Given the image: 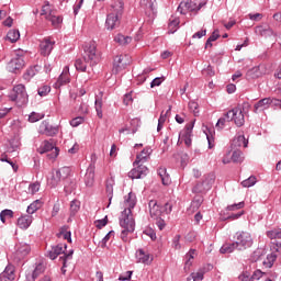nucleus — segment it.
Segmentation results:
<instances>
[{"label":"nucleus","mask_w":281,"mask_h":281,"mask_svg":"<svg viewBox=\"0 0 281 281\" xmlns=\"http://www.w3.org/2000/svg\"><path fill=\"white\" fill-rule=\"evenodd\" d=\"M125 209L121 213L120 225L123 228L121 232V238L124 243L128 241V234H133L135 232V220L133 218V209L137 205V198L135 193L130 192L125 195Z\"/></svg>","instance_id":"nucleus-1"},{"label":"nucleus","mask_w":281,"mask_h":281,"mask_svg":"<svg viewBox=\"0 0 281 281\" xmlns=\"http://www.w3.org/2000/svg\"><path fill=\"white\" fill-rule=\"evenodd\" d=\"M100 63V53H98V46L95 42H90L83 46V57L75 61L77 71H87V65L95 67Z\"/></svg>","instance_id":"nucleus-2"},{"label":"nucleus","mask_w":281,"mask_h":281,"mask_svg":"<svg viewBox=\"0 0 281 281\" xmlns=\"http://www.w3.org/2000/svg\"><path fill=\"white\" fill-rule=\"evenodd\" d=\"M214 181H216V176H214V173L204 175L202 181L198 182L192 188L193 194H205L206 192H209V190H212Z\"/></svg>","instance_id":"nucleus-3"},{"label":"nucleus","mask_w":281,"mask_h":281,"mask_svg":"<svg viewBox=\"0 0 281 281\" xmlns=\"http://www.w3.org/2000/svg\"><path fill=\"white\" fill-rule=\"evenodd\" d=\"M9 98L12 102H16L18 106H23L27 103L29 97L27 91L25 90V86L18 85L13 87L12 91L9 94Z\"/></svg>","instance_id":"nucleus-4"},{"label":"nucleus","mask_w":281,"mask_h":281,"mask_svg":"<svg viewBox=\"0 0 281 281\" xmlns=\"http://www.w3.org/2000/svg\"><path fill=\"white\" fill-rule=\"evenodd\" d=\"M25 67V59L23 57V53L21 50L15 52V55L8 63L7 69L10 74H19L21 69Z\"/></svg>","instance_id":"nucleus-5"},{"label":"nucleus","mask_w":281,"mask_h":281,"mask_svg":"<svg viewBox=\"0 0 281 281\" xmlns=\"http://www.w3.org/2000/svg\"><path fill=\"white\" fill-rule=\"evenodd\" d=\"M236 246L237 251H245V249H249L254 245V238L251 237V234L247 232H239L236 233Z\"/></svg>","instance_id":"nucleus-6"},{"label":"nucleus","mask_w":281,"mask_h":281,"mask_svg":"<svg viewBox=\"0 0 281 281\" xmlns=\"http://www.w3.org/2000/svg\"><path fill=\"white\" fill-rule=\"evenodd\" d=\"M95 161H98V156L95 154L91 155V162L87 168L83 181L87 188H93V183H95Z\"/></svg>","instance_id":"nucleus-7"},{"label":"nucleus","mask_w":281,"mask_h":281,"mask_svg":"<svg viewBox=\"0 0 281 281\" xmlns=\"http://www.w3.org/2000/svg\"><path fill=\"white\" fill-rule=\"evenodd\" d=\"M249 109V103H244L243 109L234 108L232 109L233 122L240 128L245 126V110Z\"/></svg>","instance_id":"nucleus-8"},{"label":"nucleus","mask_w":281,"mask_h":281,"mask_svg":"<svg viewBox=\"0 0 281 281\" xmlns=\"http://www.w3.org/2000/svg\"><path fill=\"white\" fill-rule=\"evenodd\" d=\"M48 157V159H56L58 157V149L54 146V143L49 140H44L42 146L40 147V154L45 155Z\"/></svg>","instance_id":"nucleus-9"},{"label":"nucleus","mask_w":281,"mask_h":281,"mask_svg":"<svg viewBox=\"0 0 281 281\" xmlns=\"http://www.w3.org/2000/svg\"><path fill=\"white\" fill-rule=\"evenodd\" d=\"M202 8L203 3L196 5V3L192 2V0H186L180 2L177 10L178 12H180V14H188V12H199V10H201Z\"/></svg>","instance_id":"nucleus-10"},{"label":"nucleus","mask_w":281,"mask_h":281,"mask_svg":"<svg viewBox=\"0 0 281 281\" xmlns=\"http://www.w3.org/2000/svg\"><path fill=\"white\" fill-rule=\"evenodd\" d=\"M194 128V121L188 123L186 127L179 133V139H183L186 146L190 148L192 146V131Z\"/></svg>","instance_id":"nucleus-11"},{"label":"nucleus","mask_w":281,"mask_h":281,"mask_svg":"<svg viewBox=\"0 0 281 281\" xmlns=\"http://www.w3.org/2000/svg\"><path fill=\"white\" fill-rule=\"evenodd\" d=\"M60 254H64L63 256H67L69 252H67V244L63 246V244H58L56 246H53L48 251H47V257L50 260H56Z\"/></svg>","instance_id":"nucleus-12"},{"label":"nucleus","mask_w":281,"mask_h":281,"mask_svg":"<svg viewBox=\"0 0 281 281\" xmlns=\"http://www.w3.org/2000/svg\"><path fill=\"white\" fill-rule=\"evenodd\" d=\"M150 218H161L164 216V210H161V205L157 202V200H150L148 203Z\"/></svg>","instance_id":"nucleus-13"},{"label":"nucleus","mask_w":281,"mask_h":281,"mask_svg":"<svg viewBox=\"0 0 281 281\" xmlns=\"http://www.w3.org/2000/svg\"><path fill=\"white\" fill-rule=\"evenodd\" d=\"M148 175V167L138 164L137 167L128 172L130 179H144Z\"/></svg>","instance_id":"nucleus-14"},{"label":"nucleus","mask_w":281,"mask_h":281,"mask_svg":"<svg viewBox=\"0 0 281 281\" xmlns=\"http://www.w3.org/2000/svg\"><path fill=\"white\" fill-rule=\"evenodd\" d=\"M38 132L41 133V135L54 137V135L58 134V127L50 125L47 121H43L40 125Z\"/></svg>","instance_id":"nucleus-15"},{"label":"nucleus","mask_w":281,"mask_h":281,"mask_svg":"<svg viewBox=\"0 0 281 281\" xmlns=\"http://www.w3.org/2000/svg\"><path fill=\"white\" fill-rule=\"evenodd\" d=\"M56 42H52V40L45 37L40 43V54L41 56H49L52 54V49H54V45Z\"/></svg>","instance_id":"nucleus-16"},{"label":"nucleus","mask_w":281,"mask_h":281,"mask_svg":"<svg viewBox=\"0 0 281 281\" xmlns=\"http://www.w3.org/2000/svg\"><path fill=\"white\" fill-rule=\"evenodd\" d=\"M135 258L136 262H140L142 265H150V262H153V257L150 258V254L145 252L143 248L136 250Z\"/></svg>","instance_id":"nucleus-17"},{"label":"nucleus","mask_w":281,"mask_h":281,"mask_svg":"<svg viewBox=\"0 0 281 281\" xmlns=\"http://www.w3.org/2000/svg\"><path fill=\"white\" fill-rule=\"evenodd\" d=\"M106 30H115V27H120V15L115 13H110L105 20Z\"/></svg>","instance_id":"nucleus-18"},{"label":"nucleus","mask_w":281,"mask_h":281,"mask_svg":"<svg viewBox=\"0 0 281 281\" xmlns=\"http://www.w3.org/2000/svg\"><path fill=\"white\" fill-rule=\"evenodd\" d=\"M255 34H257V36H263V38H269V36H276V32H273V29H271L269 25L256 26Z\"/></svg>","instance_id":"nucleus-19"},{"label":"nucleus","mask_w":281,"mask_h":281,"mask_svg":"<svg viewBox=\"0 0 281 281\" xmlns=\"http://www.w3.org/2000/svg\"><path fill=\"white\" fill-rule=\"evenodd\" d=\"M262 276H265V272L261 270H256L252 276H249V272H244L239 276L240 281H260L262 280Z\"/></svg>","instance_id":"nucleus-20"},{"label":"nucleus","mask_w":281,"mask_h":281,"mask_svg":"<svg viewBox=\"0 0 281 281\" xmlns=\"http://www.w3.org/2000/svg\"><path fill=\"white\" fill-rule=\"evenodd\" d=\"M124 58L122 55H117L114 57L113 61V68H112V74H120V71H123V69H126V64L123 63Z\"/></svg>","instance_id":"nucleus-21"},{"label":"nucleus","mask_w":281,"mask_h":281,"mask_svg":"<svg viewBox=\"0 0 281 281\" xmlns=\"http://www.w3.org/2000/svg\"><path fill=\"white\" fill-rule=\"evenodd\" d=\"M14 276V266L8 265L2 273H0V281H13Z\"/></svg>","instance_id":"nucleus-22"},{"label":"nucleus","mask_w":281,"mask_h":281,"mask_svg":"<svg viewBox=\"0 0 281 281\" xmlns=\"http://www.w3.org/2000/svg\"><path fill=\"white\" fill-rule=\"evenodd\" d=\"M33 221L34 217H32V215H22L18 218V227H20V229H29Z\"/></svg>","instance_id":"nucleus-23"},{"label":"nucleus","mask_w":281,"mask_h":281,"mask_svg":"<svg viewBox=\"0 0 281 281\" xmlns=\"http://www.w3.org/2000/svg\"><path fill=\"white\" fill-rule=\"evenodd\" d=\"M150 153H153V149L150 148H144L140 154L136 156V160L134 161V166H139V164H144L148 161V157H150Z\"/></svg>","instance_id":"nucleus-24"},{"label":"nucleus","mask_w":281,"mask_h":281,"mask_svg":"<svg viewBox=\"0 0 281 281\" xmlns=\"http://www.w3.org/2000/svg\"><path fill=\"white\" fill-rule=\"evenodd\" d=\"M32 248H30V245L27 244H20L16 248L15 256L18 260H23L27 254H30Z\"/></svg>","instance_id":"nucleus-25"},{"label":"nucleus","mask_w":281,"mask_h":281,"mask_svg":"<svg viewBox=\"0 0 281 281\" xmlns=\"http://www.w3.org/2000/svg\"><path fill=\"white\" fill-rule=\"evenodd\" d=\"M248 144H249V140L245 138V135H238L233 139L232 148H240V147L247 148Z\"/></svg>","instance_id":"nucleus-26"},{"label":"nucleus","mask_w":281,"mask_h":281,"mask_svg":"<svg viewBox=\"0 0 281 281\" xmlns=\"http://www.w3.org/2000/svg\"><path fill=\"white\" fill-rule=\"evenodd\" d=\"M111 8L113 14L122 16V12H124V2L122 0H113L111 3Z\"/></svg>","instance_id":"nucleus-27"},{"label":"nucleus","mask_w":281,"mask_h":281,"mask_svg":"<svg viewBox=\"0 0 281 281\" xmlns=\"http://www.w3.org/2000/svg\"><path fill=\"white\" fill-rule=\"evenodd\" d=\"M158 177H160L162 186H170L171 180H170V175H168V171L166 167H160L157 170Z\"/></svg>","instance_id":"nucleus-28"},{"label":"nucleus","mask_w":281,"mask_h":281,"mask_svg":"<svg viewBox=\"0 0 281 281\" xmlns=\"http://www.w3.org/2000/svg\"><path fill=\"white\" fill-rule=\"evenodd\" d=\"M113 186H115V179L111 177L105 181V192L110 201V204H111V201H113Z\"/></svg>","instance_id":"nucleus-29"},{"label":"nucleus","mask_w":281,"mask_h":281,"mask_svg":"<svg viewBox=\"0 0 281 281\" xmlns=\"http://www.w3.org/2000/svg\"><path fill=\"white\" fill-rule=\"evenodd\" d=\"M40 69H41V66H38V65H35V66L26 69V71L23 75L24 80H26V82H30L32 80V78L36 76V74H37V71H40Z\"/></svg>","instance_id":"nucleus-30"},{"label":"nucleus","mask_w":281,"mask_h":281,"mask_svg":"<svg viewBox=\"0 0 281 281\" xmlns=\"http://www.w3.org/2000/svg\"><path fill=\"white\" fill-rule=\"evenodd\" d=\"M226 122H233L232 110H229L228 112L224 113V115L218 119V121L216 123V128H223V126H225Z\"/></svg>","instance_id":"nucleus-31"},{"label":"nucleus","mask_w":281,"mask_h":281,"mask_svg":"<svg viewBox=\"0 0 281 281\" xmlns=\"http://www.w3.org/2000/svg\"><path fill=\"white\" fill-rule=\"evenodd\" d=\"M78 184H76V180H67L64 186V192L66 195L72 194V192H76Z\"/></svg>","instance_id":"nucleus-32"},{"label":"nucleus","mask_w":281,"mask_h":281,"mask_svg":"<svg viewBox=\"0 0 281 281\" xmlns=\"http://www.w3.org/2000/svg\"><path fill=\"white\" fill-rule=\"evenodd\" d=\"M55 173H57L58 179L63 181L68 179L69 175H71V169L69 167H61L55 170Z\"/></svg>","instance_id":"nucleus-33"},{"label":"nucleus","mask_w":281,"mask_h":281,"mask_svg":"<svg viewBox=\"0 0 281 281\" xmlns=\"http://www.w3.org/2000/svg\"><path fill=\"white\" fill-rule=\"evenodd\" d=\"M46 21H50L53 27H60V24L63 23V16L49 13L46 15Z\"/></svg>","instance_id":"nucleus-34"},{"label":"nucleus","mask_w":281,"mask_h":281,"mask_svg":"<svg viewBox=\"0 0 281 281\" xmlns=\"http://www.w3.org/2000/svg\"><path fill=\"white\" fill-rule=\"evenodd\" d=\"M71 258H74V250H69L67 255L59 257V260H61L63 262V267H61L63 276L67 273V260H71Z\"/></svg>","instance_id":"nucleus-35"},{"label":"nucleus","mask_w":281,"mask_h":281,"mask_svg":"<svg viewBox=\"0 0 281 281\" xmlns=\"http://www.w3.org/2000/svg\"><path fill=\"white\" fill-rule=\"evenodd\" d=\"M235 249H238V246L236 245V241L234 243H227V244H224L221 249H220V252L221 254H232L235 251Z\"/></svg>","instance_id":"nucleus-36"},{"label":"nucleus","mask_w":281,"mask_h":281,"mask_svg":"<svg viewBox=\"0 0 281 281\" xmlns=\"http://www.w3.org/2000/svg\"><path fill=\"white\" fill-rule=\"evenodd\" d=\"M41 207H43V202L41 200H35L27 206L26 212L27 214H34L35 212H38Z\"/></svg>","instance_id":"nucleus-37"},{"label":"nucleus","mask_w":281,"mask_h":281,"mask_svg":"<svg viewBox=\"0 0 281 281\" xmlns=\"http://www.w3.org/2000/svg\"><path fill=\"white\" fill-rule=\"evenodd\" d=\"M269 105H271V98H265L259 100L255 104V113H258V109H269Z\"/></svg>","instance_id":"nucleus-38"},{"label":"nucleus","mask_w":281,"mask_h":281,"mask_svg":"<svg viewBox=\"0 0 281 281\" xmlns=\"http://www.w3.org/2000/svg\"><path fill=\"white\" fill-rule=\"evenodd\" d=\"M21 38V33L19 32V30H10L7 33V41H9V43H16V41H19Z\"/></svg>","instance_id":"nucleus-39"},{"label":"nucleus","mask_w":281,"mask_h":281,"mask_svg":"<svg viewBox=\"0 0 281 281\" xmlns=\"http://www.w3.org/2000/svg\"><path fill=\"white\" fill-rule=\"evenodd\" d=\"M94 109L97 111V115L98 117H100V120H102V92H100V95L95 97V101H94Z\"/></svg>","instance_id":"nucleus-40"},{"label":"nucleus","mask_w":281,"mask_h":281,"mask_svg":"<svg viewBox=\"0 0 281 281\" xmlns=\"http://www.w3.org/2000/svg\"><path fill=\"white\" fill-rule=\"evenodd\" d=\"M266 235L270 238V240H281V228H272L266 232Z\"/></svg>","instance_id":"nucleus-41"},{"label":"nucleus","mask_w":281,"mask_h":281,"mask_svg":"<svg viewBox=\"0 0 281 281\" xmlns=\"http://www.w3.org/2000/svg\"><path fill=\"white\" fill-rule=\"evenodd\" d=\"M115 43H119V45H128L133 38L131 36H124L122 34H117L114 37Z\"/></svg>","instance_id":"nucleus-42"},{"label":"nucleus","mask_w":281,"mask_h":281,"mask_svg":"<svg viewBox=\"0 0 281 281\" xmlns=\"http://www.w3.org/2000/svg\"><path fill=\"white\" fill-rule=\"evenodd\" d=\"M19 146H21V143L16 138H12L9 140V147L7 149V153H14L19 149Z\"/></svg>","instance_id":"nucleus-43"},{"label":"nucleus","mask_w":281,"mask_h":281,"mask_svg":"<svg viewBox=\"0 0 281 281\" xmlns=\"http://www.w3.org/2000/svg\"><path fill=\"white\" fill-rule=\"evenodd\" d=\"M80 212V201L72 200L70 202V216H76Z\"/></svg>","instance_id":"nucleus-44"},{"label":"nucleus","mask_w":281,"mask_h":281,"mask_svg":"<svg viewBox=\"0 0 281 281\" xmlns=\"http://www.w3.org/2000/svg\"><path fill=\"white\" fill-rule=\"evenodd\" d=\"M243 159H245V157H243V151L235 149L232 154V161L234 164H241Z\"/></svg>","instance_id":"nucleus-45"},{"label":"nucleus","mask_w":281,"mask_h":281,"mask_svg":"<svg viewBox=\"0 0 281 281\" xmlns=\"http://www.w3.org/2000/svg\"><path fill=\"white\" fill-rule=\"evenodd\" d=\"M201 205H203V196L201 195L194 196L193 201L191 202V209L193 210V212L199 210Z\"/></svg>","instance_id":"nucleus-46"},{"label":"nucleus","mask_w":281,"mask_h":281,"mask_svg":"<svg viewBox=\"0 0 281 281\" xmlns=\"http://www.w3.org/2000/svg\"><path fill=\"white\" fill-rule=\"evenodd\" d=\"M43 271H45V269L43 268V265H37L32 273L31 280H30V277H27V280L35 281L36 278H38V276H41V273H43Z\"/></svg>","instance_id":"nucleus-47"},{"label":"nucleus","mask_w":281,"mask_h":281,"mask_svg":"<svg viewBox=\"0 0 281 281\" xmlns=\"http://www.w3.org/2000/svg\"><path fill=\"white\" fill-rule=\"evenodd\" d=\"M13 217H14V212L12 210L5 209L0 213L1 223H5V218H13Z\"/></svg>","instance_id":"nucleus-48"},{"label":"nucleus","mask_w":281,"mask_h":281,"mask_svg":"<svg viewBox=\"0 0 281 281\" xmlns=\"http://www.w3.org/2000/svg\"><path fill=\"white\" fill-rule=\"evenodd\" d=\"M257 179L255 176H250L246 180L241 182L243 188H251L252 186H256Z\"/></svg>","instance_id":"nucleus-49"},{"label":"nucleus","mask_w":281,"mask_h":281,"mask_svg":"<svg viewBox=\"0 0 281 281\" xmlns=\"http://www.w3.org/2000/svg\"><path fill=\"white\" fill-rule=\"evenodd\" d=\"M60 183V178L57 177V173L53 171L52 178L48 180V184L50 188H57V186Z\"/></svg>","instance_id":"nucleus-50"},{"label":"nucleus","mask_w":281,"mask_h":281,"mask_svg":"<svg viewBox=\"0 0 281 281\" xmlns=\"http://www.w3.org/2000/svg\"><path fill=\"white\" fill-rule=\"evenodd\" d=\"M43 117H45V114L32 112L29 115V122H31V123L38 122L40 120H43Z\"/></svg>","instance_id":"nucleus-51"},{"label":"nucleus","mask_w":281,"mask_h":281,"mask_svg":"<svg viewBox=\"0 0 281 281\" xmlns=\"http://www.w3.org/2000/svg\"><path fill=\"white\" fill-rule=\"evenodd\" d=\"M155 3H153L151 1L148 2L145 8V14L149 16H155Z\"/></svg>","instance_id":"nucleus-52"},{"label":"nucleus","mask_w":281,"mask_h":281,"mask_svg":"<svg viewBox=\"0 0 281 281\" xmlns=\"http://www.w3.org/2000/svg\"><path fill=\"white\" fill-rule=\"evenodd\" d=\"M49 91H52V87L49 86H42L37 89V93L38 95H41V98H45V95H47Z\"/></svg>","instance_id":"nucleus-53"},{"label":"nucleus","mask_w":281,"mask_h":281,"mask_svg":"<svg viewBox=\"0 0 281 281\" xmlns=\"http://www.w3.org/2000/svg\"><path fill=\"white\" fill-rule=\"evenodd\" d=\"M202 74L209 78L216 76V71H214V67H212V65H209L205 69H203Z\"/></svg>","instance_id":"nucleus-54"},{"label":"nucleus","mask_w":281,"mask_h":281,"mask_svg":"<svg viewBox=\"0 0 281 281\" xmlns=\"http://www.w3.org/2000/svg\"><path fill=\"white\" fill-rule=\"evenodd\" d=\"M49 14H52V9H49V2H45V4L42 7L41 16H45V19H47Z\"/></svg>","instance_id":"nucleus-55"},{"label":"nucleus","mask_w":281,"mask_h":281,"mask_svg":"<svg viewBox=\"0 0 281 281\" xmlns=\"http://www.w3.org/2000/svg\"><path fill=\"white\" fill-rule=\"evenodd\" d=\"M245 207V202H239L237 204H232L226 207L228 212H234L235 210H243Z\"/></svg>","instance_id":"nucleus-56"},{"label":"nucleus","mask_w":281,"mask_h":281,"mask_svg":"<svg viewBox=\"0 0 281 281\" xmlns=\"http://www.w3.org/2000/svg\"><path fill=\"white\" fill-rule=\"evenodd\" d=\"M38 190H41V183L40 182H34V183L30 184V187H29V192L31 194H36V192H38Z\"/></svg>","instance_id":"nucleus-57"},{"label":"nucleus","mask_w":281,"mask_h":281,"mask_svg":"<svg viewBox=\"0 0 281 281\" xmlns=\"http://www.w3.org/2000/svg\"><path fill=\"white\" fill-rule=\"evenodd\" d=\"M158 229L164 231L165 227H166V221L164 220V217H157V218H154Z\"/></svg>","instance_id":"nucleus-58"},{"label":"nucleus","mask_w":281,"mask_h":281,"mask_svg":"<svg viewBox=\"0 0 281 281\" xmlns=\"http://www.w3.org/2000/svg\"><path fill=\"white\" fill-rule=\"evenodd\" d=\"M165 80H166L165 77H156V78L150 82L151 89H155V87L161 86V82H164Z\"/></svg>","instance_id":"nucleus-59"},{"label":"nucleus","mask_w":281,"mask_h":281,"mask_svg":"<svg viewBox=\"0 0 281 281\" xmlns=\"http://www.w3.org/2000/svg\"><path fill=\"white\" fill-rule=\"evenodd\" d=\"M108 223H109V217L105 216L104 218L99 220V221L95 222V227L98 229H102V227H106Z\"/></svg>","instance_id":"nucleus-60"},{"label":"nucleus","mask_w":281,"mask_h":281,"mask_svg":"<svg viewBox=\"0 0 281 281\" xmlns=\"http://www.w3.org/2000/svg\"><path fill=\"white\" fill-rule=\"evenodd\" d=\"M85 122V119L82 116L75 117L70 121V126L77 127L80 126Z\"/></svg>","instance_id":"nucleus-61"},{"label":"nucleus","mask_w":281,"mask_h":281,"mask_svg":"<svg viewBox=\"0 0 281 281\" xmlns=\"http://www.w3.org/2000/svg\"><path fill=\"white\" fill-rule=\"evenodd\" d=\"M181 235H176L172 239V247H175L176 249H180L181 248Z\"/></svg>","instance_id":"nucleus-62"},{"label":"nucleus","mask_w":281,"mask_h":281,"mask_svg":"<svg viewBox=\"0 0 281 281\" xmlns=\"http://www.w3.org/2000/svg\"><path fill=\"white\" fill-rule=\"evenodd\" d=\"M189 109L190 111H192V113H194V115H196V113H199V103H196L195 101H190Z\"/></svg>","instance_id":"nucleus-63"},{"label":"nucleus","mask_w":281,"mask_h":281,"mask_svg":"<svg viewBox=\"0 0 281 281\" xmlns=\"http://www.w3.org/2000/svg\"><path fill=\"white\" fill-rule=\"evenodd\" d=\"M131 126H133L132 133L135 135V133H137V127L139 126V119H133L131 121Z\"/></svg>","instance_id":"nucleus-64"}]
</instances>
